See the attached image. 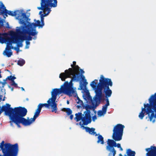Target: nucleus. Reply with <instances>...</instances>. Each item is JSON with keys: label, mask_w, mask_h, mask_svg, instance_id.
I'll use <instances>...</instances> for the list:
<instances>
[{"label": "nucleus", "mask_w": 156, "mask_h": 156, "mask_svg": "<svg viewBox=\"0 0 156 156\" xmlns=\"http://www.w3.org/2000/svg\"><path fill=\"white\" fill-rule=\"evenodd\" d=\"M104 114H105L104 112L102 111L99 110L98 112V115L99 116H101Z\"/></svg>", "instance_id": "72a5a7b5"}, {"label": "nucleus", "mask_w": 156, "mask_h": 156, "mask_svg": "<svg viewBox=\"0 0 156 156\" xmlns=\"http://www.w3.org/2000/svg\"><path fill=\"white\" fill-rule=\"evenodd\" d=\"M11 85L14 86L16 88H17L18 87L17 84L15 83L14 81L12 82V83L11 84Z\"/></svg>", "instance_id": "f704fd0d"}, {"label": "nucleus", "mask_w": 156, "mask_h": 156, "mask_svg": "<svg viewBox=\"0 0 156 156\" xmlns=\"http://www.w3.org/2000/svg\"><path fill=\"white\" fill-rule=\"evenodd\" d=\"M37 9L39 10L42 11H40L39 12V14L40 15L41 21L42 24V26H44V17L49 14L51 11V8L41 2V7H37Z\"/></svg>", "instance_id": "1a4fd4ad"}, {"label": "nucleus", "mask_w": 156, "mask_h": 156, "mask_svg": "<svg viewBox=\"0 0 156 156\" xmlns=\"http://www.w3.org/2000/svg\"><path fill=\"white\" fill-rule=\"evenodd\" d=\"M8 87H9V88L11 89V91H13V89H14V88H13V87H11L10 86H9H9H8Z\"/></svg>", "instance_id": "49530a36"}, {"label": "nucleus", "mask_w": 156, "mask_h": 156, "mask_svg": "<svg viewBox=\"0 0 156 156\" xmlns=\"http://www.w3.org/2000/svg\"><path fill=\"white\" fill-rule=\"evenodd\" d=\"M5 96L2 99V101H4L5 100Z\"/></svg>", "instance_id": "5fc2aeb1"}, {"label": "nucleus", "mask_w": 156, "mask_h": 156, "mask_svg": "<svg viewBox=\"0 0 156 156\" xmlns=\"http://www.w3.org/2000/svg\"><path fill=\"white\" fill-rule=\"evenodd\" d=\"M113 83L111 79L105 78L103 75H101L98 83L97 88L95 90V96L101 102V101H104L105 98L103 96L105 94V97H110L111 96L112 91L110 89L109 86L112 87Z\"/></svg>", "instance_id": "7ed1b4c3"}, {"label": "nucleus", "mask_w": 156, "mask_h": 156, "mask_svg": "<svg viewBox=\"0 0 156 156\" xmlns=\"http://www.w3.org/2000/svg\"><path fill=\"white\" fill-rule=\"evenodd\" d=\"M63 93L60 88H55L51 92V97L50 99L51 100L52 105H51V111L56 113L57 109V104L55 103L56 97L58 94Z\"/></svg>", "instance_id": "9d476101"}, {"label": "nucleus", "mask_w": 156, "mask_h": 156, "mask_svg": "<svg viewBox=\"0 0 156 156\" xmlns=\"http://www.w3.org/2000/svg\"><path fill=\"white\" fill-rule=\"evenodd\" d=\"M37 23H33L27 25V26H26L25 27H23L22 31L20 29H17L16 31L17 33L20 34H28L29 35L34 36L33 39L35 40L37 38V37L35 36V35L37 34V32L36 31L35 29L33 28V27H36L38 26L42 28L44 26H42V23L41 24V22L39 20H37Z\"/></svg>", "instance_id": "423d86ee"}, {"label": "nucleus", "mask_w": 156, "mask_h": 156, "mask_svg": "<svg viewBox=\"0 0 156 156\" xmlns=\"http://www.w3.org/2000/svg\"><path fill=\"white\" fill-rule=\"evenodd\" d=\"M72 68H69L68 70H65L64 73L60 74L59 77L62 81H65L66 79L71 78V80L69 83L70 86L73 85L72 82L76 81L78 82L81 79L83 82V83L81 81L80 82V90H84L85 89L88 83L85 78V76L79 73V67L78 66L73 67V65L71 66Z\"/></svg>", "instance_id": "f03ea898"}, {"label": "nucleus", "mask_w": 156, "mask_h": 156, "mask_svg": "<svg viewBox=\"0 0 156 156\" xmlns=\"http://www.w3.org/2000/svg\"><path fill=\"white\" fill-rule=\"evenodd\" d=\"M12 33H13V34H14V32H12Z\"/></svg>", "instance_id": "bf43d9fd"}, {"label": "nucleus", "mask_w": 156, "mask_h": 156, "mask_svg": "<svg viewBox=\"0 0 156 156\" xmlns=\"http://www.w3.org/2000/svg\"><path fill=\"white\" fill-rule=\"evenodd\" d=\"M77 99L78 101H77V103L79 104L80 105H77L76 107L77 108L79 109L80 108H81L82 107H83L84 105L83 101L81 100L78 97H77Z\"/></svg>", "instance_id": "b1692460"}, {"label": "nucleus", "mask_w": 156, "mask_h": 156, "mask_svg": "<svg viewBox=\"0 0 156 156\" xmlns=\"http://www.w3.org/2000/svg\"><path fill=\"white\" fill-rule=\"evenodd\" d=\"M109 97H105L106 99L105 100L106 101V103L105 104V105H108L109 106V99L108 98Z\"/></svg>", "instance_id": "4c0bfd02"}, {"label": "nucleus", "mask_w": 156, "mask_h": 156, "mask_svg": "<svg viewBox=\"0 0 156 156\" xmlns=\"http://www.w3.org/2000/svg\"><path fill=\"white\" fill-rule=\"evenodd\" d=\"M76 117L75 119L76 122H78L81 120L83 122V125H87L90 123L91 122V119L87 116L85 117V115L84 117L82 116V113L81 112H79L78 113H76L75 115Z\"/></svg>", "instance_id": "f8f14e48"}, {"label": "nucleus", "mask_w": 156, "mask_h": 156, "mask_svg": "<svg viewBox=\"0 0 156 156\" xmlns=\"http://www.w3.org/2000/svg\"><path fill=\"white\" fill-rule=\"evenodd\" d=\"M97 116L96 115H95L92 117V120L93 121H94L95 120L97 119Z\"/></svg>", "instance_id": "79ce46f5"}, {"label": "nucleus", "mask_w": 156, "mask_h": 156, "mask_svg": "<svg viewBox=\"0 0 156 156\" xmlns=\"http://www.w3.org/2000/svg\"><path fill=\"white\" fill-rule=\"evenodd\" d=\"M146 151L148 152L146 153L147 156H156V147L151 146V148L146 149Z\"/></svg>", "instance_id": "dca6fc26"}, {"label": "nucleus", "mask_w": 156, "mask_h": 156, "mask_svg": "<svg viewBox=\"0 0 156 156\" xmlns=\"http://www.w3.org/2000/svg\"><path fill=\"white\" fill-rule=\"evenodd\" d=\"M79 125H80L81 126V127H83H83L82 126H83V123L82 124V122H79Z\"/></svg>", "instance_id": "de8ad7c7"}, {"label": "nucleus", "mask_w": 156, "mask_h": 156, "mask_svg": "<svg viewBox=\"0 0 156 156\" xmlns=\"http://www.w3.org/2000/svg\"><path fill=\"white\" fill-rule=\"evenodd\" d=\"M8 14L12 16H17V10H15L14 12L11 11H7Z\"/></svg>", "instance_id": "a878e982"}, {"label": "nucleus", "mask_w": 156, "mask_h": 156, "mask_svg": "<svg viewBox=\"0 0 156 156\" xmlns=\"http://www.w3.org/2000/svg\"><path fill=\"white\" fill-rule=\"evenodd\" d=\"M10 106L11 105L9 104H6L5 105L2 106L0 110V115L2 112H4L5 115L9 116V117L10 125L13 126V123H14L19 128L21 127L20 124L24 126L30 125L39 116L41 112L37 109L33 118L30 119L28 117L26 119L24 117L26 115L27 112L25 108L20 106L13 108Z\"/></svg>", "instance_id": "f257e3e1"}, {"label": "nucleus", "mask_w": 156, "mask_h": 156, "mask_svg": "<svg viewBox=\"0 0 156 156\" xmlns=\"http://www.w3.org/2000/svg\"><path fill=\"white\" fill-rule=\"evenodd\" d=\"M93 81H95V82H96V83H97L98 82V80L95 79Z\"/></svg>", "instance_id": "3c124183"}, {"label": "nucleus", "mask_w": 156, "mask_h": 156, "mask_svg": "<svg viewBox=\"0 0 156 156\" xmlns=\"http://www.w3.org/2000/svg\"><path fill=\"white\" fill-rule=\"evenodd\" d=\"M70 87L69 82L67 81L65 82L64 84L61 86L60 89L63 91V93H64L66 90Z\"/></svg>", "instance_id": "412c9836"}, {"label": "nucleus", "mask_w": 156, "mask_h": 156, "mask_svg": "<svg viewBox=\"0 0 156 156\" xmlns=\"http://www.w3.org/2000/svg\"><path fill=\"white\" fill-rule=\"evenodd\" d=\"M26 100L27 101H29V99H28V98H27L26 99Z\"/></svg>", "instance_id": "4d7b16f0"}, {"label": "nucleus", "mask_w": 156, "mask_h": 156, "mask_svg": "<svg viewBox=\"0 0 156 156\" xmlns=\"http://www.w3.org/2000/svg\"><path fill=\"white\" fill-rule=\"evenodd\" d=\"M5 34V33L1 34L0 33V42L1 43H3V41L4 37H2V36Z\"/></svg>", "instance_id": "473e14b6"}, {"label": "nucleus", "mask_w": 156, "mask_h": 156, "mask_svg": "<svg viewBox=\"0 0 156 156\" xmlns=\"http://www.w3.org/2000/svg\"><path fill=\"white\" fill-rule=\"evenodd\" d=\"M2 95L0 94V102L2 101Z\"/></svg>", "instance_id": "8fccbe9b"}, {"label": "nucleus", "mask_w": 156, "mask_h": 156, "mask_svg": "<svg viewBox=\"0 0 156 156\" xmlns=\"http://www.w3.org/2000/svg\"><path fill=\"white\" fill-rule=\"evenodd\" d=\"M64 93L70 96L73 95L75 97H76L77 96V94L76 90L73 89V87L71 86L67 89Z\"/></svg>", "instance_id": "a211bd4d"}, {"label": "nucleus", "mask_w": 156, "mask_h": 156, "mask_svg": "<svg viewBox=\"0 0 156 156\" xmlns=\"http://www.w3.org/2000/svg\"><path fill=\"white\" fill-rule=\"evenodd\" d=\"M87 98L89 100H90L91 101V105H86V106L83 105V108H85L86 111L84 112V114L85 115V117H87V116L91 119V117L90 115V112L89 109H93L94 110L100 104V101L98 100V98L95 96L94 98V101L92 100V98L89 94H87Z\"/></svg>", "instance_id": "0eeeda50"}, {"label": "nucleus", "mask_w": 156, "mask_h": 156, "mask_svg": "<svg viewBox=\"0 0 156 156\" xmlns=\"http://www.w3.org/2000/svg\"><path fill=\"white\" fill-rule=\"evenodd\" d=\"M26 48H28L29 47L28 46L27 47V45H29L30 44V42L29 41H26Z\"/></svg>", "instance_id": "a19ab883"}, {"label": "nucleus", "mask_w": 156, "mask_h": 156, "mask_svg": "<svg viewBox=\"0 0 156 156\" xmlns=\"http://www.w3.org/2000/svg\"><path fill=\"white\" fill-rule=\"evenodd\" d=\"M17 13L18 17H21V18L20 20V23L24 25V26L22 27L23 29V27L27 26L26 22L28 20V17H27L25 13H23L21 11L17 10Z\"/></svg>", "instance_id": "ddd939ff"}, {"label": "nucleus", "mask_w": 156, "mask_h": 156, "mask_svg": "<svg viewBox=\"0 0 156 156\" xmlns=\"http://www.w3.org/2000/svg\"><path fill=\"white\" fill-rule=\"evenodd\" d=\"M7 80V79L6 78L5 79H4L3 80V82H1L0 83L2 84V87L1 88H4V87L6 84L7 83L6 80Z\"/></svg>", "instance_id": "7c9ffc66"}, {"label": "nucleus", "mask_w": 156, "mask_h": 156, "mask_svg": "<svg viewBox=\"0 0 156 156\" xmlns=\"http://www.w3.org/2000/svg\"><path fill=\"white\" fill-rule=\"evenodd\" d=\"M41 2L50 7H55L57 5V0H41Z\"/></svg>", "instance_id": "2eb2a0df"}, {"label": "nucleus", "mask_w": 156, "mask_h": 156, "mask_svg": "<svg viewBox=\"0 0 156 156\" xmlns=\"http://www.w3.org/2000/svg\"><path fill=\"white\" fill-rule=\"evenodd\" d=\"M148 101L149 104H144V108H142L139 117L140 119H142L146 112L148 115L150 121L154 122L156 117V93L151 96Z\"/></svg>", "instance_id": "20e7f679"}, {"label": "nucleus", "mask_w": 156, "mask_h": 156, "mask_svg": "<svg viewBox=\"0 0 156 156\" xmlns=\"http://www.w3.org/2000/svg\"><path fill=\"white\" fill-rule=\"evenodd\" d=\"M119 148H120V150H121V151H123V149L121 147H119Z\"/></svg>", "instance_id": "603ef678"}, {"label": "nucleus", "mask_w": 156, "mask_h": 156, "mask_svg": "<svg viewBox=\"0 0 156 156\" xmlns=\"http://www.w3.org/2000/svg\"><path fill=\"white\" fill-rule=\"evenodd\" d=\"M2 26H3V23H2Z\"/></svg>", "instance_id": "13d9d810"}, {"label": "nucleus", "mask_w": 156, "mask_h": 156, "mask_svg": "<svg viewBox=\"0 0 156 156\" xmlns=\"http://www.w3.org/2000/svg\"><path fill=\"white\" fill-rule=\"evenodd\" d=\"M73 115L71 114L70 116V118L71 120L73 119Z\"/></svg>", "instance_id": "09e8293b"}, {"label": "nucleus", "mask_w": 156, "mask_h": 156, "mask_svg": "<svg viewBox=\"0 0 156 156\" xmlns=\"http://www.w3.org/2000/svg\"><path fill=\"white\" fill-rule=\"evenodd\" d=\"M83 127V129H85L87 132L88 133L90 134L93 135H95L97 136L98 134H97L96 132H95V129L93 128H90L88 127H85L82 126Z\"/></svg>", "instance_id": "aec40b11"}, {"label": "nucleus", "mask_w": 156, "mask_h": 156, "mask_svg": "<svg viewBox=\"0 0 156 156\" xmlns=\"http://www.w3.org/2000/svg\"><path fill=\"white\" fill-rule=\"evenodd\" d=\"M1 92L2 93V94H5V90L4 88H1Z\"/></svg>", "instance_id": "58836bf2"}, {"label": "nucleus", "mask_w": 156, "mask_h": 156, "mask_svg": "<svg viewBox=\"0 0 156 156\" xmlns=\"http://www.w3.org/2000/svg\"><path fill=\"white\" fill-rule=\"evenodd\" d=\"M47 103H48L41 104L42 107L44 106L47 108H48L50 105L51 106L52 105L51 100L50 98L47 101Z\"/></svg>", "instance_id": "bb28decb"}, {"label": "nucleus", "mask_w": 156, "mask_h": 156, "mask_svg": "<svg viewBox=\"0 0 156 156\" xmlns=\"http://www.w3.org/2000/svg\"><path fill=\"white\" fill-rule=\"evenodd\" d=\"M18 34V33H17ZM18 34H24V35L23 36H20L19 37H21V38L23 39V40H22V41H23L24 40H25L27 41H31L32 40V37L31 36H32V35H29V36H27L26 35V34H20L19 33H18Z\"/></svg>", "instance_id": "4be33fe9"}, {"label": "nucleus", "mask_w": 156, "mask_h": 156, "mask_svg": "<svg viewBox=\"0 0 156 156\" xmlns=\"http://www.w3.org/2000/svg\"><path fill=\"white\" fill-rule=\"evenodd\" d=\"M76 62L75 61H73V64H71V66L72 65H73V67H75V66H77V65H76Z\"/></svg>", "instance_id": "c03bdc74"}, {"label": "nucleus", "mask_w": 156, "mask_h": 156, "mask_svg": "<svg viewBox=\"0 0 156 156\" xmlns=\"http://www.w3.org/2000/svg\"><path fill=\"white\" fill-rule=\"evenodd\" d=\"M13 48V47L12 46V44H7L5 50L3 52L4 55H6L7 57H10L12 55V52L9 51H11V49Z\"/></svg>", "instance_id": "f3484780"}, {"label": "nucleus", "mask_w": 156, "mask_h": 156, "mask_svg": "<svg viewBox=\"0 0 156 156\" xmlns=\"http://www.w3.org/2000/svg\"><path fill=\"white\" fill-rule=\"evenodd\" d=\"M108 106L105 104L102 107V111L104 112V114H105L106 113Z\"/></svg>", "instance_id": "c756f323"}, {"label": "nucleus", "mask_w": 156, "mask_h": 156, "mask_svg": "<svg viewBox=\"0 0 156 156\" xmlns=\"http://www.w3.org/2000/svg\"><path fill=\"white\" fill-rule=\"evenodd\" d=\"M84 73V72L83 69H79V73L80 74L83 75V74Z\"/></svg>", "instance_id": "ea45409f"}, {"label": "nucleus", "mask_w": 156, "mask_h": 156, "mask_svg": "<svg viewBox=\"0 0 156 156\" xmlns=\"http://www.w3.org/2000/svg\"><path fill=\"white\" fill-rule=\"evenodd\" d=\"M43 107L42 106L41 104H39L38 106V108L37 109L38 110L40 111H41L42 108Z\"/></svg>", "instance_id": "e433bc0d"}, {"label": "nucleus", "mask_w": 156, "mask_h": 156, "mask_svg": "<svg viewBox=\"0 0 156 156\" xmlns=\"http://www.w3.org/2000/svg\"><path fill=\"white\" fill-rule=\"evenodd\" d=\"M69 101L68 100L67 101V104H69Z\"/></svg>", "instance_id": "6e6d98bb"}, {"label": "nucleus", "mask_w": 156, "mask_h": 156, "mask_svg": "<svg viewBox=\"0 0 156 156\" xmlns=\"http://www.w3.org/2000/svg\"><path fill=\"white\" fill-rule=\"evenodd\" d=\"M20 40H19V42L17 43V46L18 47H22L23 46V44L21 42H20H20ZM21 41H23L21 40Z\"/></svg>", "instance_id": "c9c22d12"}, {"label": "nucleus", "mask_w": 156, "mask_h": 156, "mask_svg": "<svg viewBox=\"0 0 156 156\" xmlns=\"http://www.w3.org/2000/svg\"><path fill=\"white\" fill-rule=\"evenodd\" d=\"M125 126L120 124L116 125L114 128L112 137L115 141H119L122 139L123 129Z\"/></svg>", "instance_id": "6e6552de"}, {"label": "nucleus", "mask_w": 156, "mask_h": 156, "mask_svg": "<svg viewBox=\"0 0 156 156\" xmlns=\"http://www.w3.org/2000/svg\"><path fill=\"white\" fill-rule=\"evenodd\" d=\"M61 110L62 111L66 112L68 115H70L72 113V110L70 108H63Z\"/></svg>", "instance_id": "393cba45"}, {"label": "nucleus", "mask_w": 156, "mask_h": 156, "mask_svg": "<svg viewBox=\"0 0 156 156\" xmlns=\"http://www.w3.org/2000/svg\"><path fill=\"white\" fill-rule=\"evenodd\" d=\"M25 63V61L24 60L22 59L18 61L17 64L20 66H22Z\"/></svg>", "instance_id": "cd10ccee"}, {"label": "nucleus", "mask_w": 156, "mask_h": 156, "mask_svg": "<svg viewBox=\"0 0 156 156\" xmlns=\"http://www.w3.org/2000/svg\"><path fill=\"white\" fill-rule=\"evenodd\" d=\"M14 49L17 51V52H18L19 50V47H15L14 48Z\"/></svg>", "instance_id": "37998d69"}, {"label": "nucleus", "mask_w": 156, "mask_h": 156, "mask_svg": "<svg viewBox=\"0 0 156 156\" xmlns=\"http://www.w3.org/2000/svg\"><path fill=\"white\" fill-rule=\"evenodd\" d=\"M19 40H23L21 37H17L12 38L8 36H6L4 38L3 42H7V44H12V43H15L18 42Z\"/></svg>", "instance_id": "4468645a"}, {"label": "nucleus", "mask_w": 156, "mask_h": 156, "mask_svg": "<svg viewBox=\"0 0 156 156\" xmlns=\"http://www.w3.org/2000/svg\"><path fill=\"white\" fill-rule=\"evenodd\" d=\"M21 89L22 90H24V89L23 88V87H21Z\"/></svg>", "instance_id": "864d4df0"}, {"label": "nucleus", "mask_w": 156, "mask_h": 156, "mask_svg": "<svg viewBox=\"0 0 156 156\" xmlns=\"http://www.w3.org/2000/svg\"><path fill=\"white\" fill-rule=\"evenodd\" d=\"M114 140L108 139L107 142V145L106 147V150L109 152L108 156H115L116 151L114 147H116L117 143Z\"/></svg>", "instance_id": "9b49d317"}, {"label": "nucleus", "mask_w": 156, "mask_h": 156, "mask_svg": "<svg viewBox=\"0 0 156 156\" xmlns=\"http://www.w3.org/2000/svg\"><path fill=\"white\" fill-rule=\"evenodd\" d=\"M2 151V154L0 156H18L19 148L17 143L12 144L5 143L3 140L0 144V151Z\"/></svg>", "instance_id": "39448f33"}, {"label": "nucleus", "mask_w": 156, "mask_h": 156, "mask_svg": "<svg viewBox=\"0 0 156 156\" xmlns=\"http://www.w3.org/2000/svg\"><path fill=\"white\" fill-rule=\"evenodd\" d=\"M97 143L98 144L100 143L101 144H103L104 143V138L100 134H98Z\"/></svg>", "instance_id": "5701e85b"}, {"label": "nucleus", "mask_w": 156, "mask_h": 156, "mask_svg": "<svg viewBox=\"0 0 156 156\" xmlns=\"http://www.w3.org/2000/svg\"><path fill=\"white\" fill-rule=\"evenodd\" d=\"M121 147V145L120 144H117L116 145V147H117L118 148H119V147Z\"/></svg>", "instance_id": "a18cd8bd"}, {"label": "nucleus", "mask_w": 156, "mask_h": 156, "mask_svg": "<svg viewBox=\"0 0 156 156\" xmlns=\"http://www.w3.org/2000/svg\"><path fill=\"white\" fill-rule=\"evenodd\" d=\"M0 11L1 14L7 16V11L8 10L6 9L4 4L2 2H0Z\"/></svg>", "instance_id": "6ab92c4d"}, {"label": "nucleus", "mask_w": 156, "mask_h": 156, "mask_svg": "<svg viewBox=\"0 0 156 156\" xmlns=\"http://www.w3.org/2000/svg\"><path fill=\"white\" fill-rule=\"evenodd\" d=\"M7 80H9L12 81V82L13 81H14V80L16 79V77L14 76H12L11 75H10L9 76H8L6 78Z\"/></svg>", "instance_id": "c85d7f7f"}, {"label": "nucleus", "mask_w": 156, "mask_h": 156, "mask_svg": "<svg viewBox=\"0 0 156 156\" xmlns=\"http://www.w3.org/2000/svg\"><path fill=\"white\" fill-rule=\"evenodd\" d=\"M97 83L94 81H93L90 84V86L93 88H96Z\"/></svg>", "instance_id": "2f4dec72"}]
</instances>
